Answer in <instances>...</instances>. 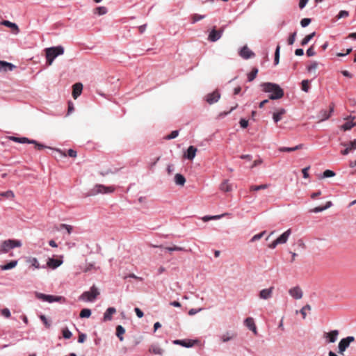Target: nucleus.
I'll return each mask as SVG.
<instances>
[{"label": "nucleus", "mask_w": 356, "mask_h": 356, "mask_svg": "<svg viewBox=\"0 0 356 356\" xmlns=\"http://www.w3.org/2000/svg\"><path fill=\"white\" fill-rule=\"evenodd\" d=\"M260 87L263 92L270 93L268 97L272 100L281 99L284 95L283 89L277 83L271 82L261 83Z\"/></svg>", "instance_id": "obj_1"}, {"label": "nucleus", "mask_w": 356, "mask_h": 356, "mask_svg": "<svg viewBox=\"0 0 356 356\" xmlns=\"http://www.w3.org/2000/svg\"><path fill=\"white\" fill-rule=\"evenodd\" d=\"M45 52L47 63L50 65L57 56L64 54V48L61 45L49 47L45 49Z\"/></svg>", "instance_id": "obj_2"}, {"label": "nucleus", "mask_w": 356, "mask_h": 356, "mask_svg": "<svg viewBox=\"0 0 356 356\" xmlns=\"http://www.w3.org/2000/svg\"><path fill=\"white\" fill-rule=\"evenodd\" d=\"M22 245L21 241L15 239H8L2 241L0 243V254H6L9 250L15 248L21 247Z\"/></svg>", "instance_id": "obj_3"}, {"label": "nucleus", "mask_w": 356, "mask_h": 356, "mask_svg": "<svg viewBox=\"0 0 356 356\" xmlns=\"http://www.w3.org/2000/svg\"><path fill=\"white\" fill-rule=\"evenodd\" d=\"M99 295V289L93 285L89 291L83 292L79 298V300L92 302Z\"/></svg>", "instance_id": "obj_4"}, {"label": "nucleus", "mask_w": 356, "mask_h": 356, "mask_svg": "<svg viewBox=\"0 0 356 356\" xmlns=\"http://www.w3.org/2000/svg\"><path fill=\"white\" fill-rule=\"evenodd\" d=\"M355 341V337L348 336L340 340L338 344V352L339 354L343 355L346 350L349 347L350 343Z\"/></svg>", "instance_id": "obj_5"}, {"label": "nucleus", "mask_w": 356, "mask_h": 356, "mask_svg": "<svg viewBox=\"0 0 356 356\" xmlns=\"http://www.w3.org/2000/svg\"><path fill=\"white\" fill-rule=\"evenodd\" d=\"M35 296L38 299L44 302L52 303L54 302H60L63 298L62 296H56L53 295H47L42 293H35Z\"/></svg>", "instance_id": "obj_6"}, {"label": "nucleus", "mask_w": 356, "mask_h": 356, "mask_svg": "<svg viewBox=\"0 0 356 356\" xmlns=\"http://www.w3.org/2000/svg\"><path fill=\"white\" fill-rule=\"evenodd\" d=\"M225 30V26H222L219 30H216L215 28H213L209 33L208 35V40L210 42H216L218 41L222 35V33Z\"/></svg>", "instance_id": "obj_7"}, {"label": "nucleus", "mask_w": 356, "mask_h": 356, "mask_svg": "<svg viewBox=\"0 0 356 356\" xmlns=\"http://www.w3.org/2000/svg\"><path fill=\"white\" fill-rule=\"evenodd\" d=\"M94 193H111L114 191V187L97 184L94 188Z\"/></svg>", "instance_id": "obj_8"}, {"label": "nucleus", "mask_w": 356, "mask_h": 356, "mask_svg": "<svg viewBox=\"0 0 356 356\" xmlns=\"http://www.w3.org/2000/svg\"><path fill=\"white\" fill-rule=\"evenodd\" d=\"M220 98V94L218 90L209 93L205 96L206 102L209 104L217 102Z\"/></svg>", "instance_id": "obj_9"}, {"label": "nucleus", "mask_w": 356, "mask_h": 356, "mask_svg": "<svg viewBox=\"0 0 356 356\" xmlns=\"http://www.w3.org/2000/svg\"><path fill=\"white\" fill-rule=\"evenodd\" d=\"M338 335L339 331L334 330L329 332H325L323 337L326 339L327 343H334L337 340Z\"/></svg>", "instance_id": "obj_10"}, {"label": "nucleus", "mask_w": 356, "mask_h": 356, "mask_svg": "<svg viewBox=\"0 0 356 356\" xmlns=\"http://www.w3.org/2000/svg\"><path fill=\"white\" fill-rule=\"evenodd\" d=\"M289 295L296 300H300L302 298L303 292L298 286L291 288L289 290Z\"/></svg>", "instance_id": "obj_11"}, {"label": "nucleus", "mask_w": 356, "mask_h": 356, "mask_svg": "<svg viewBox=\"0 0 356 356\" xmlns=\"http://www.w3.org/2000/svg\"><path fill=\"white\" fill-rule=\"evenodd\" d=\"M239 55L244 59H249L254 56V53L247 46H243L239 51Z\"/></svg>", "instance_id": "obj_12"}, {"label": "nucleus", "mask_w": 356, "mask_h": 356, "mask_svg": "<svg viewBox=\"0 0 356 356\" xmlns=\"http://www.w3.org/2000/svg\"><path fill=\"white\" fill-rule=\"evenodd\" d=\"M196 152L197 148L193 145H191L184 153V158L188 160H193L196 155Z\"/></svg>", "instance_id": "obj_13"}, {"label": "nucleus", "mask_w": 356, "mask_h": 356, "mask_svg": "<svg viewBox=\"0 0 356 356\" xmlns=\"http://www.w3.org/2000/svg\"><path fill=\"white\" fill-rule=\"evenodd\" d=\"M273 287L262 289L259 293V298L264 300H268L272 297Z\"/></svg>", "instance_id": "obj_14"}, {"label": "nucleus", "mask_w": 356, "mask_h": 356, "mask_svg": "<svg viewBox=\"0 0 356 356\" xmlns=\"http://www.w3.org/2000/svg\"><path fill=\"white\" fill-rule=\"evenodd\" d=\"M291 234V229H287L284 233H282L277 239V242L279 244H284L287 242L290 235Z\"/></svg>", "instance_id": "obj_15"}, {"label": "nucleus", "mask_w": 356, "mask_h": 356, "mask_svg": "<svg viewBox=\"0 0 356 356\" xmlns=\"http://www.w3.org/2000/svg\"><path fill=\"white\" fill-rule=\"evenodd\" d=\"M244 324L250 330L252 331L254 334H257V327L252 318L248 317L245 318Z\"/></svg>", "instance_id": "obj_16"}, {"label": "nucleus", "mask_w": 356, "mask_h": 356, "mask_svg": "<svg viewBox=\"0 0 356 356\" xmlns=\"http://www.w3.org/2000/svg\"><path fill=\"white\" fill-rule=\"evenodd\" d=\"M63 264L62 260L56 259L54 258H49L47 262V266L52 269H56Z\"/></svg>", "instance_id": "obj_17"}, {"label": "nucleus", "mask_w": 356, "mask_h": 356, "mask_svg": "<svg viewBox=\"0 0 356 356\" xmlns=\"http://www.w3.org/2000/svg\"><path fill=\"white\" fill-rule=\"evenodd\" d=\"M116 312L114 307H108L104 314V321H109L112 320V316Z\"/></svg>", "instance_id": "obj_18"}, {"label": "nucleus", "mask_w": 356, "mask_h": 356, "mask_svg": "<svg viewBox=\"0 0 356 356\" xmlns=\"http://www.w3.org/2000/svg\"><path fill=\"white\" fill-rule=\"evenodd\" d=\"M83 85L81 83H76L73 85L72 96L76 99L82 92Z\"/></svg>", "instance_id": "obj_19"}, {"label": "nucleus", "mask_w": 356, "mask_h": 356, "mask_svg": "<svg viewBox=\"0 0 356 356\" xmlns=\"http://www.w3.org/2000/svg\"><path fill=\"white\" fill-rule=\"evenodd\" d=\"M236 336V334L233 332H227L226 333L221 334L219 337L222 342L225 343L234 339Z\"/></svg>", "instance_id": "obj_20"}, {"label": "nucleus", "mask_w": 356, "mask_h": 356, "mask_svg": "<svg viewBox=\"0 0 356 356\" xmlns=\"http://www.w3.org/2000/svg\"><path fill=\"white\" fill-rule=\"evenodd\" d=\"M149 351L154 355H163L164 350L157 344H152Z\"/></svg>", "instance_id": "obj_21"}, {"label": "nucleus", "mask_w": 356, "mask_h": 356, "mask_svg": "<svg viewBox=\"0 0 356 356\" xmlns=\"http://www.w3.org/2000/svg\"><path fill=\"white\" fill-rule=\"evenodd\" d=\"M1 24L7 27L12 29L15 34L19 33V29L18 26L15 23L11 22L8 20H3Z\"/></svg>", "instance_id": "obj_22"}, {"label": "nucleus", "mask_w": 356, "mask_h": 356, "mask_svg": "<svg viewBox=\"0 0 356 356\" xmlns=\"http://www.w3.org/2000/svg\"><path fill=\"white\" fill-rule=\"evenodd\" d=\"M332 205V203L331 201H328L326 202L325 205V206H323V207H314V209H311L309 211L310 213H320V212H322L327 209H329L330 207H331Z\"/></svg>", "instance_id": "obj_23"}, {"label": "nucleus", "mask_w": 356, "mask_h": 356, "mask_svg": "<svg viewBox=\"0 0 356 356\" xmlns=\"http://www.w3.org/2000/svg\"><path fill=\"white\" fill-rule=\"evenodd\" d=\"M286 110L283 108H280L277 111L274 112L273 114V119L275 123H277L282 120V116L285 114Z\"/></svg>", "instance_id": "obj_24"}, {"label": "nucleus", "mask_w": 356, "mask_h": 356, "mask_svg": "<svg viewBox=\"0 0 356 356\" xmlns=\"http://www.w3.org/2000/svg\"><path fill=\"white\" fill-rule=\"evenodd\" d=\"M11 140L14 142H16V143H22V144H24V143H35L34 142V140H31L28 138H26V137H12L11 138Z\"/></svg>", "instance_id": "obj_25"}, {"label": "nucleus", "mask_w": 356, "mask_h": 356, "mask_svg": "<svg viewBox=\"0 0 356 356\" xmlns=\"http://www.w3.org/2000/svg\"><path fill=\"white\" fill-rule=\"evenodd\" d=\"M334 111V106H330V111H327L326 110H323L320 112V116H321V121L326 120H327L330 115L331 113Z\"/></svg>", "instance_id": "obj_26"}, {"label": "nucleus", "mask_w": 356, "mask_h": 356, "mask_svg": "<svg viewBox=\"0 0 356 356\" xmlns=\"http://www.w3.org/2000/svg\"><path fill=\"white\" fill-rule=\"evenodd\" d=\"M17 262H18L17 260L10 261V262H8L6 264L1 265L0 268L2 270H8L12 269L17 266Z\"/></svg>", "instance_id": "obj_27"}, {"label": "nucleus", "mask_w": 356, "mask_h": 356, "mask_svg": "<svg viewBox=\"0 0 356 356\" xmlns=\"http://www.w3.org/2000/svg\"><path fill=\"white\" fill-rule=\"evenodd\" d=\"M26 263L33 266L35 268L39 269L41 268L38 259L35 257H29L26 258Z\"/></svg>", "instance_id": "obj_28"}, {"label": "nucleus", "mask_w": 356, "mask_h": 356, "mask_svg": "<svg viewBox=\"0 0 356 356\" xmlns=\"http://www.w3.org/2000/svg\"><path fill=\"white\" fill-rule=\"evenodd\" d=\"M302 145L299 144L293 147H281L279 148V151L281 152H293V151L300 149H302Z\"/></svg>", "instance_id": "obj_29"}, {"label": "nucleus", "mask_w": 356, "mask_h": 356, "mask_svg": "<svg viewBox=\"0 0 356 356\" xmlns=\"http://www.w3.org/2000/svg\"><path fill=\"white\" fill-rule=\"evenodd\" d=\"M220 189L224 192H229L232 190V186L228 180H225L220 186Z\"/></svg>", "instance_id": "obj_30"}, {"label": "nucleus", "mask_w": 356, "mask_h": 356, "mask_svg": "<svg viewBox=\"0 0 356 356\" xmlns=\"http://www.w3.org/2000/svg\"><path fill=\"white\" fill-rule=\"evenodd\" d=\"M125 332V329L123 326L119 325L116 327V336L120 341L124 340L123 334Z\"/></svg>", "instance_id": "obj_31"}, {"label": "nucleus", "mask_w": 356, "mask_h": 356, "mask_svg": "<svg viewBox=\"0 0 356 356\" xmlns=\"http://www.w3.org/2000/svg\"><path fill=\"white\" fill-rule=\"evenodd\" d=\"M175 181L177 185L184 186L186 182V179L182 175L177 173L175 176Z\"/></svg>", "instance_id": "obj_32"}, {"label": "nucleus", "mask_w": 356, "mask_h": 356, "mask_svg": "<svg viewBox=\"0 0 356 356\" xmlns=\"http://www.w3.org/2000/svg\"><path fill=\"white\" fill-rule=\"evenodd\" d=\"M175 344L181 345L186 348H190L193 346V343L191 341H186L185 340H175L173 341Z\"/></svg>", "instance_id": "obj_33"}, {"label": "nucleus", "mask_w": 356, "mask_h": 356, "mask_svg": "<svg viewBox=\"0 0 356 356\" xmlns=\"http://www.w3.org/2000/svg\"><path fill=\"white\" fill-rule=\"evenodd\" d=\"M258 71L259 70L257 67L252 68V71L248 74V81H249V82L252 81L257 76Z\"/></svg>", "instance_id": "obj_34"}, {"label": "nucleus", "mask_w": 356, "mask_h": 356, "mask_svg": "<svg viewBox=\"0 0 356 356\" xmlns=\"http://www.w3.org/2000/svg\"><path fill=\"white\" fill-rule=\"evenodd\" d=\"M356 126V122H353L352 120L346 122L341 127L344 131L350 130L353 127Z\"/></svg>", "instance_id": "obj_35"}, {"label": "nucleus", "mask_w": 356, "mask_h": 356, "mask_svg": "<svg viewBox=\"0 0 356 356\" xmlns=\"http://www.w3.org/2000/svg\"><path fill=\"white\" fill-rule=\"evenodd\" d=\"M316 33L313 32L307 35H306L301 41L300 44L302 46H305L308 44V42L314 37Z\"/></svg>", "instance_id": "obj_36"}, {"label": "nucleus", "mask_w": 356, "mask_h": 356, "mask_svg": "<svg viewBox=\"0 0 356 356\" xmlns=\"http://www.w3.org/2000/svg\"><path fill=\"white\" fill-rule=\"evenodd\" d=\"M269 186L268 184H261V185H259V186H254V185H252L250 186V191H259V190H264V189H266L268 188Z\"/></svg>", "instance_id": "obj_37"}, {"label": "nucleus", "mask_w": 356, "mask_h": 356, "mask_svg": "<svg viewBox=\"0 0 356 356\" xmlns=\"http://www.w3.org/2000/svg\"><path fill=\"white\" fill-rule=\"evenodd\" d=\"M226 213L222 214V215H217V216H205L202 218V220L204 222H207L210 220H217L221 218L222 216H225Z\"/></svg>", "instance_id": "obj_38"}, {"label": "nucleus", "mask_w": 356, "mask_h": 356, "mask_svg": "<svg viewBox=\"0 0 356 356\" xmlns=\"http://www.w3.org/2000/svg\"><path fill=\"white\" fill-rule=\"evenodd\" d=\"M167 251L168 252H172V251H191V250H186L184 248H182V247H179V246H177V245H173L172 247H167L165 248Z\"/></svg>", "instance_id": "obj_39"}, {"label": "nucleus", "mask_w": 356, "mask_h": 356, "mask_svg": "<svg viewBox=\"0 0 356 356\" xmlns=\"http://www.w3.org/2000/svg\"><path fill=\"white\" fill-rule=\"evenodd\" d=\"M335 176V172L331 170H326L323 172V173L321 175V179L332 177Z\"/></svg>", "instance_id": "obj_40"}, {"label": "nucleus", "mask_w": 356, "mask_h": 356, "mask_svg": "<svg viewBox=\"0 0 356 356\" xmlns=\"http://www.w3.org/2000/svg\"><path fill=\"white\" fill-rule=\"evenodd\" d=\"M91 310L90 309H83L79 314L81 318H89L91 316Z\"/></svg>", "instance_id": "obj_41"}, {"label": "nucleus", "mask_w": 356, "mask_h": 356, "mask_svg": "<svg viewBox=\"0 0 356 356\" xmlns=\"http://www.w3.org/2000/svg\"><path fill=\"white\" fill-rule=\"evenodd\" d=\"M309 81L307 79L302 80L301 82V89L305 92H307L309 90Z\"/></svg>", "instance_id": "obj_42"}, {"label": "nucleus", "mask_w": 356, "mask_h": 356, "mask_svg": "<svg viewBox=\"0 0 356 356\" xmlns=\"http://www.w3.org/2000/svg\"><path fill=\"white\" fill-rule=\"evenodd\" d=\"M280 46L277 45L275 51V58H274V63L275 65H277L279 63L280 60Z\"/></svg>", "instance_id": "obj_43"}, {"label": "nucleus", "mask_w": 356, "mask_h": 356, "mask_svg": "<svg viewBox=\"0 0 356 356\" xmlns=\"http://www.w3.org/2000/svg\"><path fill=\"white\" fill-rule=\"evenodd\" d=\"M62 333L63 338L66 339H70L72 336V332L67 327L63 329Z\"/></svg>", "instance_id": "obj_44"}, {"label": "nucleus", "mask_w": 356, "mask_h": 356, "mask_svg": "<svg viewBox=\"0 0 356 356\" xmlns=\"http://www.w3.org/2000/svg\"><path fill=\"white\" fill-rule=\"evenodd\" d=\"M266 231H263L257 234H255L254 235L251 239H250V242L253 243V242H255L259 239H261L264 236V234H266Z\"/></svg>", "instance_id": "obj_45"}, {"label": "nucleus", "mask_w": 356, "mask_h": 356, "mask_svg": "<svg viewBox=\"0 0 356 356\" xmlns=\"http://www.w3.org/2000/svg\"><path fill=\"white\" fill-rule=\"evenodd\" d=\"M318 63L316 61H313L309 65L307 66V69L309 72L315 71L318 67Z\"/></svg>", "instance_id": "obj_46"}, {"label": "nucleus", "mask_w": 356, "mask_h": 356, "mask_svg": "<svg viewBox=\"0 0 356 356\" xmlns=\"http://www.w3.org/2000/svg\"><path fill=\"white\" fill-rule=\"evenodd\" d=\"M179 135V131L178 130H174L172 131L169 135L166 136L165 138L166 140H172L175 138H177Z\"/></svg>", "instance_id": "obj_47"}, {"label": "nucleus", "mask_w": 356, "mask_h": 356, "mask_svg": "<svg viewBox=\"0 0 356 356\" xmlns=\"http://www.w3.org/2000/svg\"><path fill=\"white\" fill-rule=\"evenodd\" d=\"M343 146H348L349 148H350V150H355L356 149V139H354L353 140L350 141L349 143H341Z\"/></svg>", "instance_id": "obj_48"}, {"label": "nucleus", "mask_w": 356, "mask_h": 356, "mask_svg": "<svg viewBox=\"0 0 356 356\" xmlns=\"http://www.w3.org/2000/svg\"><path fill=\"white\" fill-rule=\"evenodd\" d=\"M3 64H4V71H8V70L12 71L15 68V66L10 63L3 61Z\"/></svg>", "instance_id": "obj_49"}, {"label": "nucleus", "mask_w": 356, "mask_h": 356, "mask_svg": "<svg viewBox=\"0 0 356 356\" xmlns=\"http://www.w3.org/2000/svg\"><path fill=\"white\" fill-rule=\"evenodd\" d=\"M306 310H311V306L309 305H305L300 311V314H302V318L303 319H305L306 318Z\"/></svg>", "instance_id": "obj_50"}, {"label": "nucleus", "mask_w": 356, "mask_h": 356, "mask_svg": "<svg viewBox=\"0 0 356 356\" xmlns=\"http://www.w3.org/2000/svg\"><path fill=\"white\" fill-rule=\"evenodd\" d=\"M97 13L99 15H105L108 12V9L104 6H99L96 8Z\"/></svg>", "instance_id": "obj_51"}, {"label": "nucleus", "mask_w": 356, "mask_h": 356, "mask_svg": "<svg viewBox=\"0 0 356 356\" xmlns=\"http://www.w3.org/2000/svg\"><path fill=\"white\" fill-rule=\"evenodd\" d=\"M296 32H293V33H291L289 35L288 40H287L289 45H292L294 43V42L296 40Z\"/></svg>", "instance_id": "obj_52"}, {"label": "nucleus", "mask_w": 356, "mask_h": 356, "mask_svg": "<svg viewBox=\"0 0 356 356\" xmlns=\"http://www.w3.org/2000/svg\"><path fill=\"white\" fill-rule=\"evenodd\" d=\"M1 314L2 316H3L5 318H10L11 316V313L8 308H3L1 310Z\"/></svg>", "instance_id": "obj_53"}, {"label": "nucleus", "mask_w": 356, "mask_h": 356, "mask_svg": "<svg viewBox=\"0 0 356 356\" xmlns=\"http://www.w3.org/2000/svg\"><path fill=\"white\" fill-rule=\"evenodd\" d=\"M204 17H205V15H199V14H195L193 16L192 23L193 24L196 23L197 22L204 19Z\"/></svg>", "instance_id": "obj_54"}, {"label": "nucleus", "mask_w": 356, "mask_h": 356, "mask_svg": "<svg viewBox=\"0 0 356 356\" xmlns=\"http://www.w3.org/2000/svg\"><path fill=\"white\" fill-rule=\"evenodd\" d=\"M40 318L43 322L46 327H50L51 323L49 322V321L47 320L44 315H40Z\"/></svg>", "instance_id": "obj_55"}, {"label": "nucleus", "mask_w": 356, "mask_h": 356, "mask_svg": "<svg viewBox=\"0 0 356 356\" xmlns=\"http://www.w3.org/2000/svg\"><path fill=\"white\" fill-rule=\"evenodd\" d=\"M311 22V19L309 18H303L301 21H300V24L302 26V27L305 28L306 26H307Z\"/></svg>", "instance_id": "obj_56"}, {"label": "nucleus", "mask_w": 356, "mask_h": 356, "mask_svg": "<svg viewBox=\"0 0 356 356\" xmlns=\"http://www.w3.org/2000/svg\"><path fill=\"white\" fill-rule=\"evenodd\" d=\"M349 15V13L346 10H341L337 15V19L346 17Z\"/></svg>", "instance_id": "obj_57"}, {"label": "nucleus", "mask_w": 356, "mask_h": 356, "mask_svg": "<svg viewBox=\"0 0 356 356\" xmlns=\"http://www.w3.org/2000/svg\"><path fill=\"white\" fill-rule=\"evenodd\" d=\"M128 277L134 278V279L137 280L138 281H143V277H138V276L136 275L134 273H130L128 275L124 276V279H127Z\"/></svg>", "instance_id": "obj_58"}, {"label": "nucleus", "mask_w": 356, "mask_h": 356, "mask_svg": "<svg viewBox=\"0 0 356 356\" xmlns=\"http://www.w3.org/2000/svg\"><path fill=\"white\" fill-rule=\"evenodd\" d=\"M240 126L243 129H245L248 126V121L244 118H241L239 122Z\"/></svg>", "instance_id": "obj_59"}, {"label": "nucleus", "mask_w": 356, "mask_h": 356, "mask_svg": "<svg viewBox=\"0 0 356 356\" xmlns=\"http://www.w3.org/2000/svg\"><path fill=\"white\" fill-rule=\"evenodd\" d=\"M306 54L309 57L314 56L316 54V51H314V47L312 46L309 49H307Z\"/></svg>", "instance_id": "obj_60"}, {"label": "nucleus", "mask_w": 356, "mask_h": 356, "mask_svg": "<svg viewBox=\"0 0 356 356\" xmlns=\"http://www.w3.org/2000/svg\"><path fill=\"white\" fill-rule=\"evenodd\" d=\"M60 227L65 228L67 230L68 234H71V232H72V227L71 225H66V224H61Z\"/></svg>", "instance_id": "obj_61"}, {"label": "nucleus", "mask_w": 356, "mask_h": 356, "mask_svg": "<svg viewBox=\"0 0 356 356\" xmlns=\"http://www.w3.org/2000/svg\"><path fill=\"white\" fill-rule=\"evenodd\" d=\"M134 311H135V312H136V316H137L139 318H142V317L144 316V313H143V312L140 309H139L138 307H136V308L134 309Z\"/></svg>", "instance_id": "obj_62"}, {"label": "nucleus", "mask_w": 356, "mask_h": 356, "mask_svg": "<svg viewBox=\"0 0 356 356\" xmlns=\"http://www.w3.org/2000/svg\"><path fill=\"white\" fill-rule=\"evenodd\" d=\"M86 339V334L84 333H81L78 338V342L80 343H83Z\"/></svg>", "instance_id": "obj_63"}, {"label": "nucleus", "mask_w": 356, "mask_h": 356, "mask_svg": "<svg viewBox=\"0 0 356 356\" xmlns=\"http://www.w3.org/2000/svg\"><path fill=\"white\" fill-rule=\"evenodd\" d=\"M34 142H35V143H33V144L35 145V147L38 149L41 150L44 148H46V146L44 145L43 144L39 143L38 141H36L35 140H34Z\"/></svg>", "instance_id": "obj_64"}]
</instances>
